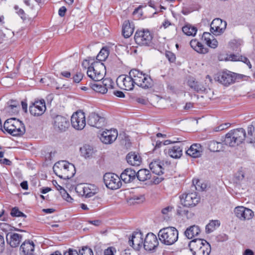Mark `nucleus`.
I'll return each mask as SVG.
<instances>
[{"label":"nucleus","mask_w":255,"mask_h":255,"mask_svg":"<svg viewBox=\"0 0 255 255\" xmlns=\"http://www.w3.org/2000/svg\"><path fill=\"white\" fill-rule=\"evenodd\" d=\"M20 250H22L24 255H33L34 244L32 241L25 240L21 245Z\"/></svg>","instance_id":"29"},{"label":"nucleus","mask_w":255,"mask_h":255,"mask_svg":"<svg viewBox=\"0 0 255 255\" xmlns=\"http://www.w3.org/2000/svg\"><path fill=\"white\" fill-rule=\"evenodd\" d=\"M201 233V229L197 225H192L188 227L184 232V236L188 239H192L198 236Z\"/></svg>","instance_id":"28"},{"label":"nucleus","mask_w":255,"mask_h":255,"mask_svg":"<svg viewBox=\"0 0 255 255\" xmlns=\"http://www.w3.org/2000/svg\"><path fill=\"white\" fill-rule=\"evenodd\" d=\"M106 73V67L101 62L95 61L88 67L87 75L95 81L102 80Z\"/></svg>","instance_id":"5"},{"label":"nucleus","mask_w":255,"mask_h":255,"mask_svg":"<svg viewBox=\"0 0 255 255\" xmlns=\"http://www.w3.org/2000/svg\"><path fill=\"white\" fill-rule=\"evenodd\" d=\"M60 194H61L62 198L67 202H71L73 200V199L65 190H62L61 191Z\"/></svg>","instance_id":"47"},{"label":"nucleus","mask_w":255,"mask_h":255,"mask_svg":"<svg viewBox=\"0 0 255 255\" xmlns=\"http://www.w3.org/2000/svg\"><path fill=\"white\" fill-rule=\"evenodd\" d=\"M0 164H5L7 165H10L12 164L11 161L7 158H4L3 159H0Z\"/></svg>","instance_id":"62"},{"label":"nucleus","mask_w":255,"mask_h":255,"mask_svg":"<svg viewBox=\"0 0 255 255\" xmlns=\"http://www.w3.org/2000/svg\"><path fill=\"white\" fill-rule=\"evenodd\" d=\"M152 35L148 30H137L134 35L136 44L141 46H149L152 41Z\"/></svg>","instance_id":"7"},{"label":"nucleus","mask_w":255,"mask_h":255,"mask_svg":"<svg viewBox=\"0 0 255 255\" xmlns=\"http://www.w3.org/2000/svg\"><path fill=\"white\" fill-rule=\"evenodd\" d=\"M233 77H234V79H233L234 83H235L236 82H239L240 80H242L244 78L246 77V76L244 75L238 74H236L235 73H234V75H233Z\"/></svg>","instance_id":"56"},{"label":"nucleus","mask_w":255,"mask_h":255,"mask_svg":"<svg viewBox=\"0 0 255 255\" xmlns=\"http://www.w3.org/2000/svg\"><path fill=\"white\" fill-rule=\"evenodd\" d=\"M187 83L191 89L197 92L202 93L207 90V85L204 81H197L193 78H191L188 79Z\"/></svg>","instance_id":"21"},{"label":"nucleus","mask_w":255,"mask_h":255,"mask_svg":"<svg viewBox=\"0 0 255 255\" xmlns=\"http://www.w3.org/2000/svg\"><path fill=\"white\" fill-rule=\"evenodd\" d=\"M53 169L55 174L61 179H70L75 172L74 165L64 160L56 162Z\"/></svg>","instance_id":"1"},{"label":"nucleus","mask_w":255,"mask_h":255,"mask_svg":"<svg viewBox=\"0 0 255 255\" xmlns=\"http://www.w3.org/2000/svg\"><path fill=\"white\" fill-rule=\"evenodd\" d=\"M80 151L81 155L86 159L93 158L97 151L92 146L89 144H85L80 147Z\"/></svg>","instance_id":"24"},{"label":"nucleus","mask_w":255,"mask_h":255,"mask_svg":"<svg viewBox=\"0 0 255 255\" xmlns=\"http://www.w3.org/2000/svg\"><path fill=\"white\" fill-rule=\"evenodd\" d=\"M188 213V211L184 208L183 207L178 206L177 209V214L179 216H187Z\"/></svg>","instance_id":"49"},{"label":"nucleus","mask_w":255,"mask_h":255,"mask_svg":"<svg viewBox=\"0 0 255 255\" xmlns=\"http://www.w3.org/2000/svg\"><path fill=\"white\" fill-rule=\"evenodd\" d=\"M232 134L230 132L227 133L224 140L225 144L233 147L238 145V143L236 142H235V141H236V139H235V138H232Z\"/></svg>","instance_id":"40"},{"label":"nucleus","mask_w":255,"mask_h":255,"mask_svg":"<svg viewBox=\"0 0 255 255\" xmlns=\"http://www.w3.org/2000/svg\"><path fill=\"white\" fill-rule=\"evenodd\" d=\"M117 83L121 89L127 91L132 90L135 85L129 74L119 76L117 79Z\"/></svg>","instance_id":"10"},{"label":"nucleus","mask_w":255,"mask_h":255,"mask_svg":"<svg viewBox=\"0 0 255 255\" xmlns=\"http://www.w3.org/2000/svg\"><path fill=\"white\" fill-rule=\"evenodd\" d=\"M29 112L34 116L42 115L46 110L45 103L44 100L36 101L30 105Z\"/></svg>","instance_id":"16"},{"label":"nucleus","mask_w":255,"mask_h":255,"mask_svg":"<svg viewBox=\"0 0 255 255\" xmlns=\"http://www.w3.org/2000/svg\"><path fill=\"white\" fill-rule=\"evenodd\" d=\"M71 123L73 128H85L86 126L85 113L81 111L74 113L71 118Z\"/></svg>","instance_id":"13"},{"label":"nucleus","mask_w":255,"mask_h":255,"mask_svg":"<svg viewBox=\"0 0 255 255\" xmlns=\"http://www.w3.org/2000/svg\"><path fill=\"white\" fill-rule=\"evenodd\" d=\"M134 31V28L132 27L128 20L124 21L123 25L122 33L125 38L129 37Z\"/></svg>","instance_id":"35"},{"label":"nucleus","mask_w":255,"mask_h":255,"mask_svg":"<svg viewBox=\"0 0 255 255\" xmlns=\"http://www.w3.org/2000/svg\"><path fill=\"white\" fill-rule=\"evenodd\" d=\"M19 109V107H17L16 105H6L4 108V111L6 113H8L10 115L17 114Z\"/></svg>","instance_id":"43"},{"label":"nucleus","mask_w":255,"mask_h":255,"mask_svg":"<svg viewBox=\"0 0 255 255\" xmlns=\"http://www.w3.org/2000/svg\"><path fill=\"white\" fill-rule=\"evenodd\" d=\"M208 148L212 152H219L223 150V144L215 140L208 143Z\"/></svg>","instance_id":"37"},{"label":"nucleus","mask_w":255,"mask_h":255,"mask_svg":"<svg viewBox=\"0 0 255 255\" xmlns=\"http://www.w3.org/2000/svg\"><path fill=\"white\" fill-rule=\"evenodd\" d=\"M128 74L134 84L138 87L147 89L153 86V81L150 76L138 69H131Z\"/></svg>","instance_id":"2"},{"label":"nucleus","mask_w":255,"mask_h":255,"mask_svg":"<svg viewBox=\"0 0 255 255\" xmlns=\"http://www.w3.org/2000/svg\"><path fill=\"white\" fill-rule=\"evenodd\" d=\"M5 133L7 132L12 136H17L23 135L25 132V128H0Z\"/></svg>","instance_id":"36"},{"label":"nucleus","mask_w":255,"mask_h":255,"mask_svg":"<svg viewBox=\"0 0 255 255\" xmlns=\"http://www.w3.org/2000/svg\"><path fill=\"white\" fill-rule=\"evenodd\" d=\"M162 142L159 140L156 141L152 143V145L154 146L153 151H155L161 147L162 145Z\"/></svg>","instance_id":"57"},{"label":"nucleus","mask_w":255,"mask_h":255,"mask_svg":"<svg viewBox=\"0 0 255 255\" xmlns=\"http://www.w3.org/2000/svg\"><path fill=\"white\" fill-rule=\"evenodd\" d=\"M233 136L232 138H235L236 142L240 144L246 139V133L244 128H234L230 132Z\"/></svg>","instance_id":"26"},{"label":"nucleus","mask_w":255,"mask_h":255,"mask_svg":"<svg viewBox=\"0 0 255 255\" xmlns=\"http://www.w3.org/2000/svg\"><path fill=\"white\" fill-rule=\"evenodd\" d=\"M126 159L128 163L132 166H138L141 162L140 156L133 152H130L127 154Z\"/></svg>","instance_id":"30"},{"label":"nucleus","mask_w":255,"mask_h":255,"mask_svg":"<svg viewBox=\"0 0 255 255\" xmlns=\"http://www.w3.org/2000/svg\"><path fill=\"white\" fill-rule=\"evenodd\" d=\"M236 216L242 220H250L254 216V212L243 206L236 207L234 210Z\"/></svg>","instance_id":"17"},{"label":"nucleus","mask_w":255,"mask_h":255,"mask_svg":"<svg viewBox=\"0 0 255 255\" xmlns=\"http://www.w3.org/2000/svg\"><path fill=\"white\" fill-rule=\"evenodd\" d=\"M79 255H94V254L91 248L85 246L79 250Z\"/></svg>","instance_id":"45"},{"label":"nucleus","mask_w":255,"mask_h":255,"mask_svg":"<svg viewBox=\"0 0 255 255\" xmlns=\"http://www.w3.org/2000/svg\"><path fill=\"white\" fill-rule=\"evenodd\" d=\"M116 253V249L113 247H108L104 251V255H115Z\"/></svg>","instance_id":"50"},{"label":"nucleus","mask_w":255,"mask_h":255,"mask_svg":"<svg viewBox=\"0 0 255 255\" xmlns=\"http://www.w3.org/2000/svg\"><path fill=\"white\" fill-rule=\"evenodd\" d=\"M5 249V243L4 237L0 235V254L2 253Z\"/></svg>","instance_id":"54"},{"label":"nucleus","mask_w":255,"mask_h":255,"mask_svg":"<svg viewBox=\"0 0 255 255\" xmlns=\"http://www.w3.org/2000/svg\"><path fill=\"white\" fill-rule=\"evenodd\" d=\"M246 141L248 143H253V146L255 147V138L253 136H246Z\"/></svg>","instance_id":"61"},{"label":"nucleus","mask_w":255,"mask_h":255,"mask_svg":"<svg viewBox=\"0 0 255 255\" xmlns=\"http://www.w3.org/2000/svg\"><path fill=\"white\" fill-rule=\"evenodd\" d=\"M16 13L20 16L21 18L23 20H25L26 19V17L25 16V13L23 9H19L18 11H16Z\"/></svg>","instance_id":"63"},{"label":"nucleus","mask_w":255,"mask_h":255,"mask_svg":"<svg viewBox=\"0 0 255 255\" xmlns=\"http://www.w3.org/2000/svg\"><path fill=\"white\" fill-rule=\"evenodd\" d=\"M203 148L199 143H194L186 151L188 155L193 158H198L201 156L203 152Z\"/></svg>","instance_id":"25"},{"label":"nucleus","mask_w":255,"mask_h":255,"mask_svg":"<svg viewBox=\"0 0 255 255\" xmlns=\"http://www.w3.org/2000/svg\"><path fill=\"white\" fill-rule=\"evenodd\" d=\"M136 172L131 168L126 169L121 174L120 178L125 183H128L133 181L136 178Z\"/></svg>","instance_id":"23"},{"label":"nucleus","mask_w":255,"mask_h":255,"mask_svg":"<svg viewBox=\"0 0 255 255\" xmlns=\"http://www.w3.org/2000/svg\"><path fill=\"white\" fill-rule=\"evenodd\" d=\"M132 200L137 203L142 202L145 200V198L143 195H134L132 197Z\"/></svg>","instance_id":"52"},{"label":"nucleus","mask_w":255,"mask_h":255,"mask_svg":"<svg viewBox=\"0 0 255 255\" xmlns=\"http://www.w3.org/2000/svg\"><path fill=\"white\" fill-rule=\"evenodd\" d=\"M170 163L166 161L165 164L159 160H154L149 164V168L153 173L160 175L163 173V170L166 165H169Z\"/></svg>","instance_id":"20"},{"label":"nucleus","mask_w":255,"mask_h":255,"mask_svg":"<svg viewBox=\"0 0 255 255\" xmlns=\"http://www.w3.org/2000/svg\"><path fill=\"white\" fill-rule=\"evenodd\" d=\"M10 215L12 217H22L24 218L26 217V215L23 213L22 212L20 211L18 209V208L16 207H13L11 209Z\"/></svg>","instance_id":"44"},{"label":"nucleus","mask_w":255,"mask_h":255,"mask_svg":"<svg viewBox=\"0 0 255 255\" xmlns=\"http://www.w3.org/2000/svg\"><path fill=\"white\" fill-rule=\"evenodd\" d=\"M188 247L193 255H209L211 250L210 244L200 238L191 240Z\"/></svg>","instance_id":"3"},{"label":"nucleus","mask_w":255,"mask_h":255,"mask_svg":"<svg viewBox=\"0 0 255 255\" xmlns=\"http://www.w3.org/2000/svg\"><path fill=\"white\" fill-rule=\"evenodd\" d=\"M158 236L161 243L166 246L175 243L178 239V231L173 227H168L160 229Z\"/></svg>","instance_id":"4"},{"label":"nucleus","mask_w":255,"mask_h":255,"mask_svg":"<svg viewBox=\"0 0 255 255\" xmlns=\"http://www.w3.org/2000/svg\"><path fill=\"white\" fill-rule=\"evenodd\" d=\"M220 224L218 220H213L211 221L206 226L205 230L207 233H210L212 232L216 228V226L219 227Z\"/></svg>","instance_id":"41"},{"label":"nucleus","mask_w":255,"mask_h":255,"mask_svg":"<svg viewBox=\"0 0 255 255\" xmlns=\"http://www.w3.org/2000/svg\"><path fill=\"white\" fill-rule=\"evenodd\" d=\"M210 35V33L208 32H204L202 38H204V40H206V44L208 46L212 48H215L218 46V41L215 39L211 40L209 37Z\"/></svg>","instance_id":"38"},{"label":"nucleus","mask_w":255,"mask_h":255,"mask_svg":"<svg viewBox=\"0 0 255 255\" xmlns=\"http://www.w3.org/2000/svg\"><path fill=\"white\" fill-rule=\"evenodd\" d=\"M165 56L170 62H174L175 61L176 57L174 54L170 51H166Z\"/></svg>","instance_id":"51"},{"label":"nucleus","mask_w":255,"mask_h":255,"mask_svg":"<svg viewBox=\"0 0 255 255\" xmlns=\"http://www.w3.org/2000/svg\"><path fill=\"white\" fill-rule=\"evenodd\" d=\"M25 128L24 124L18 119L10 118L5 121L3 128Z\"/></svg>","instance_id":"32"},{"label":"nucleus","mask_w":255,"mask_h":255,"mask_svg":"<svg viewBox=\"0 0 255 255\" xmlns=\"http://www.w3.org/2000/svg\"><path fill=\"white\" fill-rule=\"evenodd\" d=\"M66 11V8L65 6H62L58 10V14L60 16L63 17L65 15Z\"/></svg>","instance_id":"58"},{"label":"nucleus","mask_w":255,"mask_h":255,"mask_svg":"<svg viewBox=\"0 0 255 255\" xmlns=\"http://www.w3.org/2000/svg\"><path fill=\"white\" fill-rule=\"evenodd\" d=\"M83 74L81 72H77L73 77V82L76 83H79L83 79Z\"/></svg>","instance_id":"48"},{"label":"nucleus","mask_w":255,"mask_h":255,"mask_svg":"<svg viewBox=\"0 0 255 255\" xmlns=\"http://www.w3.org/2000/svg\"><path fill=\"white\" fill-rule=\"evenodd\" d=\"M210 31L216 35L223 33L227 26V22L220 18L214 19L211 23Z\"/></svg>","instance_id":"15"},{"label":"nucleus","mask_w":255,"mask_h":255,"mask_svg":"<svg viewBox=\"0 0 255 255\" xmlns=\"http://www.w3.org/2000/svg\"><path fill=\"white\" fill-rule=\"evenodd\" d=\"M109 55V51L106 48H102L97 56L98 62L105 61Z\"/></svg>","instance_id":"42"},{"label":"nucleus","mask_w":255,"mask_h":255,"mask_svg":"<svg viewBox=\"0 0 255 255\" xmlns=\"http://www.w3.org/2000/svg\"><path fill=\"white\" fill-rule=\"evenodd\" d=\"M167 153L173 158H179L182 155V147L180 145H175L169 148Z\"/></svg>","instance_id":"31"},{"label":"nucleus","mask_w":255,"mask_h":255,"mask_svg":"<svg viewBox=\"0 0 255 255\" xmlns=\"http://www.w3.org/2000/svg\"><path fill=\"white\" fill-rule=\"evenodd\" d=\"M118 133L116 128L106 129L101 134V141L105 144H111L116 140Z\"/></svg>","instance_id":"12"},{"label":"nucleus","mask_w":255,"mask_h":255,"mask_svg":"<svg viewBox=\"0 0 255 255\" xmlns=\"http://www.w3.org/2000/svg\"><path fill=\"white\" fill-rule=\"evenodd\" d=\"M113 94L117 97L119 98H124L125 95L124 93L121 91H114Z\"/></svg>","instance_id":"60"},{"label":"nucleus","mask_w":255,"mask_h":255,"mask_svg":"<svg viewBox=\"0 0 255 255\" xmlns=\"http://www.w3.org/2000/svg\"><path fill=\"white\" fill-rule=\"evenodd\" d=\"M136 174V177L140 181H145L151 177L150 171L146 169H141Z\"/></svg>","instance_id":"34"},{"label":"nucleus","mask_w":255,"mask_h":255,"mask_svg":"<svg viewBox=\"0 0 255 255\" xmlns=\"http://www.w3.org/2000/svg\"><path fill=\"white\" fill-rule=\"evenodd\" d=\"M234 73L229 71H223L219 73L217 76V80L225 86H228L234 83Z\"/></svg>","instance_id":"18"},{"label":"nucleus","mask_w":255,"mask_h":255,"mask_svg":"<svg viewBox=\"0 0 255 255\" xmlns=\"http://www.w3.org/2000/svg\"><path fill=\"white\" fill-rule=\"evenodd\" d=\"M180 202L183 207L191 208L197 205L200 200L196 192L183 194L180 196Z\"/></svg>","instance_id":"8"},{"label":"nucleus","mask_w":255,"mask_h":255,"mask_svg":"<svg viewBox=\"0 0 255 255\" xmlns=\"http://www.w3.org/2000/svg\"><path fill=\"white\" fill-rule=\"evenodd\" d=\"M63 255H79V251L72 249H69L67 252H65Z\"/></svg>","instance_id":"55"},{"label":"nucleus","mask_w":255,"mask_h":255,"mask_svg":"<svg viewBox=\"0 0 255 255\" xmlns=\"http://www.w3.org/2000/svg\"><path fill=\"white\" fill-rule=\"evenodd\" d=\"M96 193V191H92L88 187H84L83 188V195H84L86 198L92 197L94 196Z\"/></svg>","instance_id":"46"},{"label":"nucleus","mask_w":255,"mask_h":255,"mask_svg":"<svg viewBox=\"0 0 255 255\" xmlns=\"http://www.w3.org/2000/svg\"><path fill=\"white\" fill-rule=\"evenodd\" d=\"M157 237L152 233H148L144 240L143 248L147 251H154L158 246Z\"/></svg>","instance_id":"11"},{"label":"nucleus","mask_w":255,"mask_h":255,"mask_svg":"<svg viewBox=\"0 0 255 255\" xmlns=\"http://www.w3.org/2000/svg\"><path fill=\"white\" fill-rule=\"evenodd\" d=\"M53 125L56 128H68L70 123L66 117L57 115L53 118Z\"/></svg>","instance_id":"27"},{"label":"nucleus","mask_w":255,"mask_h":255,"mask_svg":"<svg viewBox=\"0 0 255 255\" xmlns=\"http://www.w3.org/2000/svg\"><path fill=\"white\" fill-rule=\"evenodd\" d=\"M190 44L195 51L199 53L205 54L208 52V48L204 47L201 43L196 39L192 40Z\"/></svg>","instance_id":"33"},{"label":"nucleus","mask_w":255,"mask_h":255,"mask_svg":"<svg viewBox=\"0 0 255 255\" xmlns=\"http://www.w3.org/2000/svg\"><path fill=\"white\" fill-rule=\"evenodd\" d=\"M22 238V236L17 233L9 232L6 235V242L12 248L18 247Z\"/></svg>","instance_id":"22"},{"label":"nucleus","mask_w":255,"mask_h":255,"mask_svg":"<svg viewBox=\"0 0 255 255\" xmlns=\"http://www.w3.org/2000/svg\"><path fill=\"white\" fill-rule=\"evenodd\" d=\"M104 183L107 188L115 190L121 187V178L116 174L106 173L103 177Z\"/></svg>","instance_id":"9"},{"label":"nucleus","mask_w":255,"mask_h":255,"mask_svg":"<svg viewBox=\"0 0 255 255\" xmlns=\"http://www.w3.org/2000/svg\"><path fill=\"white\" fill-rule=\"evenodd\" d=\"M172 209L173 208L172 207L168 206L163 208L161 210V212L163 214L166 215L169 212L171 211Z\"/></svg>","instance_id":"64"},{"label":"nucleus","mask_w":255,"mask_h":255,"mask_svg":"<svg viewBox=\"0 0 255 255\" xmlns=\"http://www.w3.org/2000/svg\"><path fill=\"white\" fill-rule=\"evenodd\" d=\"M114 83L112 79L106 78L101 82L99 83H91L90 87L95 92L104 94H106L108 90L114 89Z\"/></svg>","instance_id":"6"},{"label":"nucleus","mask_w":255,"mask_h":255,"mask_svg":"<svg viewBox=\"0 0 255 255\" xmlns=\"http://www.w3.org/2000/svg\"><path fill=\"white\" fill-rule=\"evenodd\" d=\"M239 61H242L245 63H246L249 67L250 69L252 68V64L250 61V60L246 57L241 55L240 56V59H239Z\"/></svg>","instance_id":"53"},{"label":"nucleus","mask_w":255,"mask_h":255,"mask_svg":"<svg viewBox=\"0 0 255 255\" xmlns=\"http://www.w3.org/2000/svg\"><path fill=\"white\" fill-rule=\"evenodd\" d=\"M143 234L141 232H134L129 238L128 244L136 251H139L143 246Z\"/></svg>","instance_id":"14"},{"label":"nucleus","mask_w":255,"mask_h":255,"mask_svg":"<svg viewBox=\"0 0 255 255\" xmlns=\"http://www.w3.org/2000/svg\"><path fill=\"white\" fill-rule=\"evenodd\" d=\"M105 122V119L100 117L95 113H91L87 121L88 125L93 128H102L104 126Z\"/></svg>","instance_id":"19"},{"label":"nucleus","mask_w":255,"mask_h":255,"mask_svg":"<svg viewBox=\"0 0 255 255\" xmlns=\"http://www.w3.org/2000/svg\"><path fill=\"white\" fill-rule=\"evenodd\" d=\"M182 31L188 36H194L197 32V29L195 26L187 24L182 27Z\"/></svg>","instance_id":"39"},{"label":"nucleus","mask_w":255,"mask_h":255,"mask_svg":"<svg viewBox=\"0 0 255 255\" xmlns=\"http://www.w3.org/2000/svg\"><path fill=\"white\" fill-rule=\"evenodd\" d=\"M163 179L164 178L163 177L154 176L153 177V182L154 184H158L160 183Z\"/></svg>","instance_id":"59"}]
</instances>
